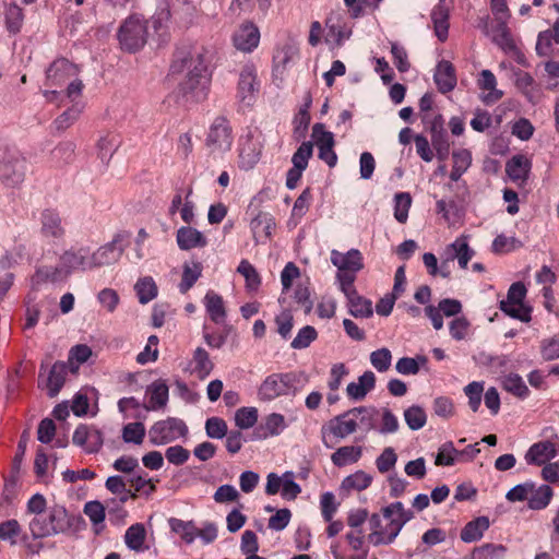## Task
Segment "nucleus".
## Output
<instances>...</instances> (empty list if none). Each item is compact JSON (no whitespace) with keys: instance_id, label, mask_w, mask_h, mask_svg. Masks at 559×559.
Listing matches in <instances>:
<instances>
[{"instance_id":"1","label":"nucleus","mask_w":559,"mask_h":559,"mask_svg":"<svg viewBox=\"0 0 559 559\" xmlns=\"http://www.w3.org/2000/svg\"><path fill=\"white\" fill-rule=\"evenodd\" d=\"M170 71L173 75H179L178 93L187 102L200 103L209 93L211 73L201 50L176 56Z\"/></svg>"},{"instance_id":"2","label":"nucleus","mask_w":559,"mask_h":559,"mask_svg":"<svg viewBox=\"0 0 559 559\" xmlns=\"http://www.w3.org/2000/svg\"><path fill=\"white\" fill-rule=\"evenodd\" d=\"M382 515L383 520L377 513L369 519L371 533L368 539L373 546L391 544L414 513L406 510L402 502H393L382 509Z\"/></svg>"},{"instance_id":"3","label":"nucleus","mask_w":559,"mask_h":559,"mask_svg":"<svg viewBox=\"0 0 559 559\" xmlns=\"http://www.w3.org/2000/svg\"><path fill=\"white\" fill-rule=\"evenodd\" d=\"M72 526L71 516L63 506L55 504L28 524L32 537L41 539L66 533Z\"/></svg>"},{"instance_id":"4","label":"nucleus","mask_w":559,"mask_h":559,"mask_svg":"<svg viewBox=\"0 0 559 559\" xmlns=\"http://www.w3.org/2000/svg\"><path fill=\"white\" fill-rule=\"evenodd\" d=\"M118 39L123 50L128 52L140 50L147 39L146 22L138 15L129 16L119 28Z\"/></svg>"},{"instance_id":"5","label":"nucleus","mask_w":559,"mask_h":559,"mask_svg":"<svg viewBox=\"0 0 559 559\" xmlns=\"http://www.w3.org/2000/svg\"><path fill=\"white\" fill-rule=\"evenodd\" d=\"M189 432L186 423L177 417L154 423L148 430L150 442L153 445H165L180 438H186Z\"/></svg>"},{"instance_id":"6","label":"nucleus","mask_w":559,"mask_h":559,"mask_svg":"<svg viewBox=\"0 0 559 559\" xmlns=\"http://www.w3.org/2000/svg\"><path fill=\"white\" fill-rule=\"evenodd\" d=\"M357 427L358 423L356 418H354L350 409L342 415L332 418L322 426V442L325 447L330 448L331 444L329 443V440L331 439V437L336 439H345L349 435L354 433Z\"/></svg>"},{"instance_id":"7","label":"nucleus","mask_w":559,"mask_h":559,"mask_svg":"<svg viewBox=\"0 0 559 559\" xmlns=\"http://www.w3.org/2000/svg\"><path fill=\"white\" fill-rule=\"evenodd\" d=\"M231 143V129L228 121L224 117H217L210 128L206 145L212 152H226L230 150Z\"/></svg>"},{"instance_id":"8","label":"nucleus","mask_w":559,"mask_h":559,"mask_svg":"<svg viewBox=\"0 0 559 559\" xmlns=\"http://www.w3.org/2000/svg\"><path fill=\"white\" fill-rule=\"evenodd\" d=\"M59 260L68 277L74 271L92 270L88 247H71L60 255Z\"/></svg>"},{"instance_id":"9","label":"nucleus","mask_w":559,"mask_h":559,"mask_svg":"<svg viewBox=\"0 0 559 559\" xmlns=\"http://www.w3.org/2000/svg\"><path fill=\"white\" fill-rule=\"evenodd\" d=\"M80 69L68 59L55 60L46 71L47 85L51 87L64 86L74 75H79Z\"/></svg>"},{"instance_id":"10","label":"nucleus","mask_w":559,"mask_h":559,"mask_svg":"<svg viewBox=\"0 0 559 559\" xmlns=\"http://www.w3.org/2000/svg\"><path fill=\"white\" fill-rule=\"evenodd\" d=\"M292 376L288 373H272L261 383L258 395L261 401H272L287 393Z\"/></svg>"},{"instance_id":"11","label":"nucleus","mask_w":559,"mask_h":559,"mask_svg":"<svg viewBox=\"0 0 559 559\" xmlns=\"http://www.w3.org/2000/svg\"><path fill=\"white\" fill-rule=\"evenodd\" d=\"M259 88L257 70L253 66H245L239 74L237 97L245 106H251Z\"/></svg>"},{"instance_id":"12","label":"nucleus","mask_w":559,"mask_h":559,"mask_svg":"<svg viewBox=\"0 0 559 559\" xmlns=\"http://www.w3.org/2000/svg\"><path fill=\"white\" fill-rule=\"evenodd\" d=\"M25 166L17 155H7L0 160V178L9 186H16L24 179Z\"/></svg>"},{"instance_id":"13","label":"nucleus","mask_w":559,"mask_h":559,"mask_svg":"<svg viewBox=\"0 0 559 559\" xmlns=\"http://www.w3.org/2000/svg\"><path fill=\"white\" fill-rule=\"evenodd\" d=\"M122 252L123 249L118 246V237L99 247L94 252L90 251L92 270L118 262Z\"/></svg>"},{"instance_id":"14","label":"nucleus","mask_w":559,"mask_h":559,"mask_svg":"<svg viewBox=\"0 0 559 559\" xmlns=\"http://www.w3.org/2000/svg\"><path fill=\"white\" fill-rule=\"evenodd\" d=\"M260 41L259 28L252 23L240 25L233 35V43L236 49L243 52H251Z\"/></svg>"},{"instance_id":"15","label":"nucleus","mask_w":559,"mask_h":559,"mask_svg":"<svg viewBox=\"0 0 559 559\" xmlns=\"http://www.w3.org/2000/svg\"><path fill=\"white\" fill-rule=\"evenodd\" d=\"M558 455L555 442L551 440L539 441L530 447L525 454V461L530 465H544Z\"/></svg>"},{"instance_id":"16","label":"nucleus","mask_w":559,"mask_h":559,"mask_svg":"<svg viewBox=\"0 0 559 559\" xmlns=\"http://www.w3.org/2000/svg\"><path fill=\"white\" fill-rule=\"evenodd\" d=\"M445 254L448 261L457 260L460 267L466 269L475 251L469 247L467 236L462 235L445 248Z\"/></svg>"},{"instance_id":"17","label":"nucleus","mask_w":559,"mask_h":559,"mask_svg":"<svg viewBox=\"0 0 559 559\" xmlns=\"http://www.w3.org/2000/svg\"><path fill=\"white\" fill-rule=\"evenodd\" d=\"M331 262L342 272L357 273L364 267L362 255L357 249H350L346 253L332 250Z\"/></svg>"},{"instance_id":"18","label":"nucleus","mask_w":559,"mask_h":559,"mask_svg":"<svg viewBox=\"0 0 559 559\" xmlns=\"http://www.w3.org/2000/svg\"><path fill=\"white\" fill-rule=\"evenodd\" d=\"M72 441L75 445L83 447L87 453L98 452L103 444L100 432L97 430L91 431L85 425L76 427Z\"/></svg>"},{"instance_id":"19","label":"nucleus","mask_w":559,"mask_h":559,"mask_svg":"<svg viewBox=\"0 0 559 559\" xmlns=\"http://www.w3.org/2000/svg\"><path fill=\"white\" fill-rule=\"evenodd\" d=\"M438 91L442 94L451 92L456 86L455 69L450 61L441 60L433 74Z\"/></svg>"},{"instance_id":"20","label":"nucleus","mask_w":559,"mask_h":559,"mask_svg":"<svg viewBox=\"0 0 559 559\" xmlns=\"http://www.w3.org/2000/svg\"><path fill=\"white\" fill-rule=\"evenodd\" d=\"M41 235L51 240H59L64 236L61 217L51 210H45L40 217Z\"/></svg>"},{"instance_id":"21","label":"nucleus","mask_w":559,"mask_h":559,"mask_svg":"<svg viewBox=\"0 0 559 559\" xmlns=\"http://www.w3.org/2000/svg\"><path fill=\"white\" fill-rule=\"evenodd\" d=\"M203 305L210 319L216 324H223L227 318V311L223 297L214 290H207L204 298Z\"/></svg>"},{"instance_id":"22","label":"nucleus","mask_w":559,"mask_h":559,"mask_svg":"<svg viewBox=\"0 0 559 559\" xmlns=\"http://www.w3.org/2000/svg\"><path fill=\"white\" fill-rule=\"evenodd\" d=\"M177 243L181 250H191L205 247L207 241L204 235L190 226L180 227L177 230Z\"/></svg>"},{"instance_id":"23","label":"nucleus","mask_w":559,"mask_h":559,"mask_svg":"<svg viewBox=\"0 0 559 559\" xmlns=\"http://www.w3.org/2000/svg\"><path fill=\"white\" fill-rule=\"evenodd\" d=\"M68 278L67 272H64L61 263L57 266L45 265L38 267L32 277V284L34 287H38L45 283H57Z\"/></svg>"},{"instance_id":"24","label":"nucleus","mask_w":559,"mask_h":559,"mask_svg":"<svg viewBox=\"0 0 559 559\" xmlns=\"http://www.w3.org/2000/svg\"><path fill=\"white\" fill-rule=\"evenodd\" d=\"M477 84L480 90L488 92L481 97L485 104H493L503 96V93L497 90V80L490 70L480 72Z\"/></svg>"},{"instance_id":"25","label":"nucleus","mask_w":559,"mask_h":559,"mask_svg":"<svg viewBox=\"0 0 559 559\" xmlns=\"http://www.w3.org/2000/svg\"><path fill=\"white\" fill-rule=\"evenodd\" d=\"M374 385L376 376L372 371L368 370L358 378L357 382H350L346 388V392L349 397L359 401L362 400Z\"/></svg>"},{"instance_id":"26","label":"nucleus","mask_w":559,"mask_h":559,"mask_svg":"<svg viewBox=\"0 0 559 559\" xmlns=\"http://www.w3.org/2000/svg\"><path fill=\"white\" fill-rule=\"evenodd\" d=\"M146 393L150 395V403L144 406L146 411H155L166 406L168 402L169 389L164 381H154L147 388Z\"/></svg>"},{"instance_id":"27","label":"nucleus","mask_w":559,"mask_h":559,"mask_svg":"<svg viewBox=\"0 0 559 559\" xmlns=\"http://www.w3.org/2000/svg\"><path fill=\"white\" fill-rule=\"evenodd\" d=\"M531 162L523 155H515L507 163V174L514 182H524L531 170Z\"/></svg>"},{"instance_id":"28","label":"nucleus","mask_w":559,"mask_h":559,"mask_svg":"<svg viewBox=\"0 0 559 559\" xmlns=\"http://www.w3.org/2000/svg\"><path fill=\"white\" fill-rule=\"evenodd\" d=\"M497 25L492 29V41L504 52L514 51L516 45L507 25L508 20H497Z\"/></svg>"},{"instance_id":"29","label":"nucleus","mask_w":559,"mask_h":559,"mask_svg":"<svg viewBox=\"0 0 559 559\" xmlns=\"http://www.w3.org/2000/svg\"><path fill=\"white\" fill-rule=\"evenodd\" d=\"M64 91L58 92L57 90L45 91L44 96L48 102H55L59 96H66L71 102H75L82 94L84 84L79 75H74L66 85Z\"/></svg>"},{"instance_id":"30","label":"nucleus","mask_w":559,"mask_h":559,"mask_svg":"<svg viewBox=\"0 0 559 559\" xmlns=\"http://www.w3.org/2000/svg\"><path fill=\"white\" fill-rule=\"evenodd\" d=\"M250 228L257 241L262 237L267 239L271 237L275 228L274 217L270 213L260 212L254 218L251 219Z\"/></svg>"},{"instance_id":"31","label":"nucleus","mask_w":559,"mask_h":559,"mask_svg":"<svg viewBox=\"0 0 559 559\" xmlns=\"http://www.w3.org/2000/svg\"><path fill=\"white\" fill-rule=\"evenodd\" d=\"M489 520L487 516H479L468 522L461 531V539L465 543L479 540L484 533L489 528Z\"/></svg>"},{"instance_id":"32","label":"nucleus","mask_w":559,"mask_h":559,"mask_svg":"<svg viewBox=\"0 0 559 559\" xmlns=\"http://www.w3.org/2000/svg\"><path fill=\"white\" fill-rule=\"evenodd\" d=\"M146 539V530L142 523L132 524L124 534V543L127 547L135 552L147 549L144 546Z\"/></svg>"},{"instance_id":"33","label":"nucleus","mask_w":559,"mask_h":559,"mask_svg":"<svg viewBox=\"0 0 559 559\" xmlns=\"http://www.w3.org/2000/svg\"><path fill=\"white\" fill-rule=\"evenodd\" d=\"M362 455V448L344 445L338 448L332 455L331 461L337 467H343L359 461Z\"/></svg>"},{"instance_id":"34","label":"nucleus","mask_w":559,"mask_h":559,"mask_svg":"<svg viewBox=\"0 0 559 559\" xmlns=\"http://www.w3.org/2000/svg\"><path fill=\"white\" fill-rule=\"evenodd\" d=\"M66 374L67 365L64 362L57 361L52 365L46 382L50 397H53L59 393L64 383Z\"/></svg>"},{"instance_id":"35","label":"nucleus","mask_w":559,"mask_h":559,"mask_svg":"<svg viewBox=\"0 0 559 559\" xmlns=\"http://www.w3.org/2000/svg\"><path fill=\"white\" fill-rule=\"evenodd\" d=\"M134 290L136 293L139 302L142 305L148 304L154 298H156L158 288L151 276H144L136 281L134 285Z\"/></svg>"},{"instance_id":"36","label":"nucleus","mask_w":559,"mask_h":559,"mask_svg":"<svg viewBox=\"0 0 559 559\" xmlns=\"http://www.w3.org/2000/svg\"><path fill=\"white\" fill-rule=\"evenodd\" d=\"M431 20L435 26L436 36L440 41L448 38L449 32V11L443 4H438L431 12Z\"/></svg>"},{"instance_id":"37","label":"nucleus","mask_w":559,"mask_h":559,"mask_svg":"<svg viewBox=\"0 0 559 559\" xmlns=\"http://www.w3.org/2000/svg\"><path fill=\"white\" fill-rule=\"evenodd\" d=\"M192 364V372L195 373L200 379L206 378L211 373L214 366L210 359L209 353L202 347H198L194 350Z\"/></svg>"},{"instance_id":"38","label":"nucleus","mask_w":559,"mask_h":559,"mask_svg":"<svg viewBox=\"0 0 559 559\" xmlns=\"http://www.w3.org/2000/svg\"><path fill=\"white\" fill-rule=\"evenodd\" d=\"M169 526L171 531L180 535L187 544H192L198 537V527L192 521H182L171 518L169 520Z\"/></svg>"},{"instance_id":"39","label":"nucleus","mask_w":559,"mask_h":559,"mask_svg":"<svg viewBox=\"0 0 559 559\" xmlns=\"http://www.w3.org/2000/svg\"><path fill=\"white\" fill-rule=\"evenodd\" d=\"M502 386L506 391L520 399H525L530 394V390L523 378L518 373L511 372L506 374L502 379Z\"/></svg>"},{"instance_id":"40","label":"nucleus","mask_w":559,"mask_h":559,"mask_svg":"<svg viewBox=\"0 0 559 559\" xmlns=\"http://www.w3.org/2000/svg\"><path fill=\"white\" fill-rule=\"evenodd\" d=\"M202 275V265L200 262H193L190 264H185L182 270L181 282L178 285L179 292L181 294H186L188 290L192 288L195 282Z\"/></svg>"},{"instance_id":"41","label":"nucleus","mask_w":559,"mask_h":559,"mask_svg":"<svg viewBox=\"0 0 559 559\" xmlns=\"http://www.w3.org/2000/svg\"><path fill=\"white\" fill-rule=\"evenodd\" d=\"M554 491L550 486L548 485H542L538 488L534 487V491L530 492L528 498V508L532 510H543L545 509L551 498H552Z\"/></svg>"},{"instance_id":"42","label":"nucleus","mask_w":559,"mask_h":559,"mask_svg":"<svg viewBox=\"0 0 559 559\" xmlns=\"http://www.w3.org/2000/svg\"><path fill=\"white\" fill-rule=\"evenodd\" d=\"M298 56V48L294 43L280 46L273 57L275 69L284 70Z\"/></svg>"},{"instance_id":"43","label":"nucleus","mask_w":559,"mask_h":559,"mask_svg":"<svg viewBox=\"0 0 559 559\" xmlns=\"http://www.w3.org/2000/svg\"><path fill=\"white\" fill-rule=\"evenodd\" d=\"M326 26L329 28V35L337 43L341 44L343 40L349 38L352 31L350 27L342 24L340 14H331L326 20Z\"/></svg>"},{"instance_id":"44","label":"nucleus","mask_w":559,"mask_h":559,"mask_svg":"<svg viewBox=\"0 0 559 559\" xmlns=\"http://www.w3.org/2000/svg\"><path fill=\"white\" fill-rule=\"evenodd\" d=\"M346 298L348 301L349 313L355 318H368L372 314L371 301L362 298L358 293Z\"/></svg>"},{"instance_id":"45","label":"nucleus","mask_w":559,"mask_h":559,"mask_svg":"<svg viewBox=\"0 0 559 559\" xmlns=\"http://www.w3.org/2000/svg\"><path fill=\"white\" fill-rule=\"evenodd\" d=\"M286 428L285 417L278 413H272L265 417L260 430L263 431L262 438L278 436Z\"/></svg>"},{"instance_id":"46","label":"nucleus","mask_w":559,"mask_h":559,"mask_svg":"<svg viewBox=\"0 0 559 559\" xmlns=\"http://www.w3.org/2000/svg\"><path fill=\"white\" fill-rule=\"evenodd\" d=\"M129 483L133 488L131 498L135 499L139 493L150 497L155 490L156 486L152 478H147L140 474H134L129 478Z\"/></svg>"},{"instance_id":"47","label":"nucleus","mask_w":559,"mask_h":559,"mask_svg":"<svg viewBox=\"0 0 559 559\" xmlns=\"http://www.w3.org/2000/svg\"><path fill=\"white\" fill-rule=\"evenodd\" d=\"M237 272L245 277L246 287L249 290H257L261 284V277L257 269L246 259L241 260Z\"/></svg>"},{"instance_id":"48","label":"nucleus","mask_w":559,"mask_h":559,"mask_svg":"<svg viewBox=\"0 0 559 559\" xmlns=\"http://www.w3.org/2000/svg\"><path fill=\"white\" fill-rule=\"evenodd\" d=\"M372 477L364 471H357L345 477L342 481V488L345 490H365L371 484Z\"/></svg>"},{"instance_id":"49","label":"nucleus","mask_w":559,"mask_h":559,"mask_svg":"<svg viewBox=\"0 0 559 559\" xmlns=\"http://www.w3.org/2000/svg\"><path fill=\"white\" fill-rule=\"evenodd\" d=\"M120 144L121 141L116 134H107L103 136L97 144L100 159L108 163Z\"/></svg>"},{"instance_id":"50","label":"nucleus","mask_w":559,"mask_h":559,"mask_svg":"<svg viewBox=\"0 0 559 559\" xmlns=\"http://www.w3.org/2000/svg\"><path fill=\"white\" fill-rule=\"evenodd\" d=\"M412 205V197L408 192H399L394 197V217L404 224L408 218V211Z\"/></svg>"},{"instance_id":"51","label":"nucleus","mask_w":559,"mask_h":559,"mask_svg":"<svg viewBox=\"0 0 559 559\" xmlns=\"http://www.w3.org/2000/svg\"><path fill=\"white\" fill-rule=\"evenodd\" d=\"M404 419L409 429L419 430L426 425L427 416L420 406L413 405L404 411Z\"/></svg>"},{"instance_id":"52","label":"nucleus","mask_w":559,"mask_h":559,"mask_svg":"<svg viewBox=\"0 0 559 559\" xmlns=\"http://www.w3.org/2000/svg\"><path fill=\"white\" fill-rule=\"evenodd\" d=\"M500 309L511 318L519 319L523 322L531 321V309L525 307L524 304L502 300L500 302Z\"/></svg>"},{"instance_id":"53","label":"nucleus","mask_w":559,"mask_h":559,"mask_svg":"<svg viewBox=\"0 0 559 559\" xmlns=\"http://www.w3.org/2000/svg\"><path fill=\"white\" fill-rule=\"evenodd\" d=\"M145 426L140 421L127 424L122 429V439L126 443L141 444L145 437Z\"/></svg>"},{"instance_id":"54","label":"nucleus","mask_w":559,"mask_h":559,"mask_svg":"<svg viewBox=\"0 0 559 559\" xmlns=\"http://www.w3.org/2000/svg\"><path fill=\"white\" fill-rule=\"evenodd\" d=\"M370 364L378 372H385L392 364V353L389 348L382 347L371 352Z\"/></svg>"},{"instance_id":"55","label":"nucleus","mask_w":559,"mask_h":559,"mask_svg":"<svg viewBox=\"0 0 559 559\" xmlns=\"http://www.w3.org/2000/svg\"><path fill=\"white\" fill-rule=\"evenodd\" d=\"M523 246L522 241L515 237L498 235L492 241V252L497 254L514 251Z\"/></svg>"},{"instance_id":"56","label":"nucleus","mask_w":559,"mask_h":559,"mask_svg":"<svg viewBox=\"0 0 559 559\" xmlns=\"http://www.w3.org/2000/svg\"><path fill=\"white\" fill-rule=\"evenodd\" d=\"M258 421V409L255 407H240L235 413V424L239 429H249Z\"/></svg>"},{"instance_id":"57","label":"nucleus","mask_w":559,"mask_h":559,"mask_svg":"<svg viewBox=\"0 0 559 559\" xmlns=\"http://www.w3.org/2000/svg\"><path fill=\"white\" fill-rule=\"evenodd\" d=\"M318 337L317 330L311 325L301 328L295 338L292 341L290 346L294 349H305Z\"/></svg>"},{"instance_id":"58","label":"nucleus","mask_w":559,"mask_h":559,"mask_svg":"<svg viewBox=\"0 0 559 559\" xmlns=\"http://www.w3.org/2000/svg\"><path fill=\"white\" fill-rule=\"evenodd\" d=\"M205 432L211 439H223L227 436V423L221 417H210L205 421Z\"/></svg>"},{"instance_id":"59","label":"nucleus","mask_w":559,"mask_h":559,"mask_svg":"<svg viewBox=\"0 0 559 559\" xmlns=\"http://www.w3.org/2000/svg\"><path fill=\"white\" fill-rule=\"evenodd\" d=\"M377 413L378 411L373 407L360 406L352 409V414L358 425L360 424L367 431L374 428L373 419Z\"/></svg>"},{"instance_id":"60","label":"nucleus","mask_w":559,"mask_h":559,"mask_svg":"<svg viewBox=\"0 0 559 559\" xmlns=\"http://www.w3.org/2000/svg\"><path fill=\"white\" fill-rule=\"evenodd\" d=\"M313 144L311 142H302L292 157L293 167L305 170L308 160L312 156Z\"/></svg>"},{"instance_id":"61","label":"nucleus","mask_w":559,"mask_h":559,"mask_svg":"<svg viewBox=\"0 0 559 559\" xmlns=\"http://www.w3.org/2000/svg\"><path fill=\"white\" fill-rule=\"evenodd\" d=\"M459 451L454 448L452 442L443 443L438 451L435 464L438 466H451L455 463V457Z\"/></svg>"},{"instance_id":"62","label":"nucleus","mask_w":559,"mask_h":559,"mask_svg":"<svg viewBox=\"0 0 559 559\" xmlns=\"http://www.w3.org/2000/svg\"><path fill=\"white\" fill-rule=\"evenodd\" d=\"M74 150L72 142H61L51 151V159L57 164H67L72 159Z\"/></svg>"},{"instance_id":"63","label":"nucleus","mask_w":559,"mask_h":559,"mask_svg":"<svg viewBox=\"0 0 559 559\" xmlns=\"http://www.w3.org/2000/svg\"><path fill=\"white\" fill-rule=\"evenodd\" d=\"M311 136H312L318 148L334 146V144H335L333 133L330 131H326L322 123H316L312 127Z\"/></svg>"},{"instance_id":"64","label":"nucleus","mask_w":559,"mask_h":559,"mask_svg":"<svg viewBox=\"0 0 559 559\" xmlns=\"http://www.w3.org/2000/svg\"><path fill=\"white\" fill-rule=\"evenodd\" d=\"M21 532V525L16 520H8L0 523V539L9 542L11 545L16 544V537Z\"/></svg>"}]
</instances>
